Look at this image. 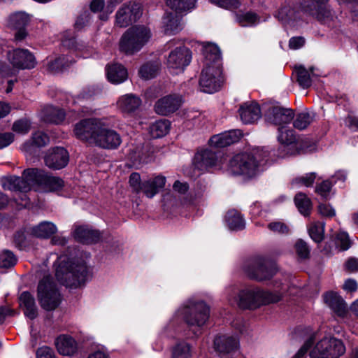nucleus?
<instances>
[{"instance_id":"obj_1","label":"nucleus","mask_w":358,"mask_h":358,"mask_svg":"<svg viewBox=\"0 0 358 358\" xmlns=\"http://www.w3.org/2000/svg\"><path fill=\"white\" fill-rule=\"evenodd\" d=\"M209 315L210 309L206 303L190 299L175 312L161 334L164 337H174L185 322L192 329L193 334L198 336L200 328L206 323Z\"/></svg>"},{"instance_id":"obj_2","label":"nucleus","mask_w":358,"mask_h":358,"mask_svg":"<svg viewBox=\"0 0 358 358\" xmlns=\"http://www.w3.org/2000/svg\"><path fill=\"white\" fill-rule=\"evenodd\" d=\"M73 132L78 139L104 149H116L122 143L119 134L103 119L82 120L75 125Z\"/></svg>"},{"instance_id":"obj_3","label":"nucleus","mask_w":358,"mask_h":358,"mask_svg":"<svg viewBox=\"0 0 358 358\" xmlns=\"http://www.w3.org/2000/svg\"><path fill=\"white\" fill-rule=\"evenodd\" d=\"M345 352V347L341 340L314 332L292 358H340Z\"/></svg>"},{"instance_id":"obj_4","label":"nucleus","mask_w":358,"mask_h":358,"mask_svg":"<svg viewBox=\"0 0 358 358\" xmlns=\"http://www.w3.org/2000/svg\"><path fill=\"white\" fill-rule=\"evenodd\" d=\"M202 52L205 61L199 87L202 92L212 94L220 90L223 80L221 52L217 45L209 43L202 46Z\"/></svg>"},{"instance_id":"obj_5","label":"nucleus","mask_w":358,"mask_h":358,"mask_svg":"<svg viewBox=\"0 0 358 358\" xmlns=\"http://www.w3.org/2000/svg\"><path fill=\"white\" fill-rule=\"evenodd\" d=\"M224 294L230 305H237L242 309H255L262 305L276 303L282 297V293L277 291L268 292L257 287H248L238 292L234 286L227 287Z\"/></svg>"},{"instance_id":"obj_6","label":"nucleus","mask_w":358,"mask_h":358,"mask_svg":"<svg viewBox=\"0 0 358 358\" xmlns=\"http://www.w3.org/2000/svg\"><path fill=\"white\" fill-rule=\"evenodd\" d=\"M268 157V152L259 148L237 154L230 159L227 171L232 175L252 178L262 171V167L267 162Z\"/></svg>"},{"instance_id":"obj_7","label":"nucleus","mask_w":358,"mask_h":358,"mask_svg":"<svg viewBox=\"0 0 358 358\" xmlns=\"http://www.w3.org/2000/svg\"><path fill=\"white\" fill-rule=\"evenodd\" d=\"M55 275L67 287L78 288L92 277V269L83 260L73 262L66 256L57 259Z\"/></svg>"},{"instance_id":"obj_8","label":"nucleus","mask_w":358,"mask_h":358,"mask_svg":"<svg viewBox=\"0 0 358 358\" xmlns=\"http://www.w3.org/2000/svg\"><path fill=\"white\" fill-rule=\"evenodd\" d=\"M152 36L150 29L144 25H136L129 28L122 36L120 49L127 55L139 52Z\"/></svg>"},{"instance_id":"obj_9","label":"nucleus","mask_w":358,"mask_h":358,"mask_svg":"<svg viewBox=\"0 0 358 358\" xmlns=\"http://www.w3.org/2000/svg\"><path fill=\"white\" fill-rule=\"evenodd\" d=\"M37 297L41 306L45 310H55L61 302V295L52 278L45 275L37 289Z\"/></svg>"},{"instance_id":"obj_10","label":"nucleus","mask_w":358,"mask_h":358,"mask_svg":"<svg viewBox=\"0 0 358 358\" xmlns=\"http://www.w3.org/2000/svg\"><path fill=\"white\" fill-rule=\"evenodd\" d=\"M245 271L250 278L263 281L272 278L277 268L273 262L264 258H257L245 267Z\"/></svg>"},{"instance_id":"obj_11","label":"nucleus","mask_w":358,"mask_h":358,"mask_svg":"<svg viewBox=\"0 0 358 358\" xmlns=\"http://www.w3.org/2000/svg\"><path fill=\"white\" fill-rule=\"evenodd\" d=\"M191 60L192 52L189 49L185 46H179L169 52L166 66L171 73L178 74L183 72Z\"/></svg>"},{"instance_id":"obj_12","label":"nucleus","mask_w":358,"mask_h":358,"mask_svg":"<svg viewBox=\"0 0 358 358\" xmlns=\"http://www.w3.org/2000/svg\"><path fill=\"white\" fill-rule=\"evenodd\" d=\"M141 14V6L138 3L129 1L124 3L115 14V24L120 27H127L136 22Z\"/></svg>"},{"instance_id":"obj_13","label":"nucleus","mask_w":358,"mask_h":358,"mask_svg":"<svg viewBox=\"0 0 358 358\" xmlns=\"http://www.w3.org/2000/svg\"><path fill=\"white\" fill-rule=\"evenodd\" d=\"M238 348L239 341L236 336L218 335L214 339V348L222 358H234Z\"/></svg>"},{"instance_id":"obj_14","label":"nucleus","mask_w":358,"mask_h":358,"mask_svg":"<svg viewBox=\"0 0 358 358\" xmlns=\"http://www.w3.org/2000/svg\"><path fill=\"white\" fill-rule=\"evenodd\" d=\"M8 59L17 69H31L36 65L34 55L27 49H14L8 53Z\"/></svg>"},{"instance_id":"obj_15","label":"nucleus","mask_w":358,"mask_h":358,"mask_svg":"<svg viewBox=\"0 0 358 358\" xmlns=\"http://www.w3.org/2000/svg\"><path fill=\"white\" fill-rule=\"evenodd\" d=\"M328 0H304V12L315 17L318 20L326 22L331 19V12L327 5Z\"/></svg>"},{"instance_id":"obj_16","label":"nucleus","mask_w":358,"mask_h":358,"mask_svg":"<svg viewBox=\"0 0 358 358\" xmlns=\"http://www.w3.org/2000/svg\"><path fill=\"white\" fill-rule=\"evenodd\" d=\"M193 163L194 167L201 171H206L212 167H221L216 154L208 149L198 150L194 155Z\"/></svg>"},{"instance_id":"obj_17","label":"nucleus","mask_w":358,"mask_h":358,"mask_svg":"<svg viewBox=\"0 0 358 358\" xmlns=\"http://www.w3.org/2000/svg\"><path fill=\"white\" fill-rule=\"evenodd\" d=\"M45 172L38 169H28L24 171L22 177V185L21 188L24 192H27L31 189L36 190L42 188Z\"/></svg>"},{"instance_id":"obj_18","label":"nucleus","mask_w":358,"mask_h":358,"mask_svg":"<svg viewBox=\"0 0 358 358\" xmlns=\"http://www.w3.org/2000/svg\"><path fill=\"white\" fill-rule=\"evenodd\" d=\"M69 159V156L66 150L57 147L49 150L45 157V163L50 169H61L67 165Z\"/></svg>"},{"instance_id":"obj_19","label":"nucleus","mask_w":358,"mask_h":358,"mask_svg":"<svg viewBox=\"0 0 358 358\" xmlns=\"http://www.w3.org/2000/svg\"><path fill=\"white\" fill-rule=\"evenodd\" d=\"M182 101V97L180 95L171 94L165 96L157 101L155 110L159 115H167L178 110Z\"/></svg>"},{"instance_id":"obj_20","label":"nucleus","mask_w":358,"mask_h":358,"mask_svg":"<svg viewBox=\"0 0 358 358\" xmlns=\"http://www.w3.org/2000/svg\"><path fill=\"white\" fill-rule=\"evenodd\" d=\"M266 120L274 124L282 125L289 123L294 118V113L289 108L273 106L268 110Z\"/></svg>"},{"instance_id":"obj_21","label":"nucleus","mask_w":358,"mask_h":358,"mask_svg":"<svg viewBox=\"0 0 358 358\" xmlns=\"http://www.w3.org/2000/svg\"><path fill=\"white\" fill-rule=\"evenodd\" d=\"M242 136L243 133L239 129L230 130L213 136L209 140V144L215 148H224L238 142Z\"/></svg>"},{"instance_id":"obj_22","label":"nucleus","mask_w":358,"mask_h":358,"mask_svg":"<svg viewBox=\"0 0 358 358\" xmlns=\"http://www.w3.org/2000/svg\"><path fill=\"white\" fill-rule=\"evenodd\" d=\"M72 234L77 241L85 244L96 243L100 238L99 231L87 225L75 224Z\"/></svg>"},{"instance_id":"obj_23","label":"nucleus","mask_w":358,"mask_h":358,"mask_svg":"<svg viewBox=\"0 0 358 358\" xmlns=\"http://www.w3.org/2000/svg\"><path fill=\"white\" fill-rule=\"evenodd\" d=\"M278 140L283 145L284 148L286 149V155H294L299 152L297 150L299 143L296 141L292 129H288L285 127L282 126L278 129Z\"/></svg>"},{"instance_id":"obj_24","label":"nucleus","mask_w":358,"mask_h":358,"mask_svg":"<svg viewBox=\"0 0 358 358\" xmlns=\"http://www.w3.org/2000/svg\"><path fill=\"white\" fill-rule=\"evenodd\" d=\"M239 115L244 124H252L262 116L259 105L255 102H247L241 106Z\"/></svg>"},{"instance_id":"obj_25","label":"nucleus","mask_w":358,"mask_h":358,"mask_svg":"<svg viewBox=\"0 0 358 358\" xmlns=\"http://www.w3.org/2000/svg\"><path fill=\"white\" fill-rule=\"evenodd\" d=\"M324 303L339 317H344L348 313L345 301L334 292H328L323 296Z\"/></svg>"},{"instance_id":"obj_26","label":"nucleus","mask_w":358,"mask_h":358,"mask_svg":"<svg viewBox=\"0 0 358 358\" xmlns=\"http://www.w3.org/2000/svg\"><path fill=\"white\" fill-rule=\"evenodd\" d=\"M275 17L285 27H295L301 18L299 11L289 5L282 6L275 15Z\"/></svg>"},{"instance_id":"obj_27","label":"nucleus","mask_w":358,"mask_h":358,"mask_svg":"<svg viewBox=\"0 0 358 358\" xmlns=\"http://www.w3.org/2000/svg\"><path fill=\"white\" fill-rule=\"evenodd\" d=\"M166 178L162 175L154 176L143 181L142 192L148 197H154L166 184Z\"/></svg>"},{"instance_id":"obj_28","label":"nucleus","mask_w":358,"mask_h":358,"mask_svg":"<svg viewBox=\"0 0 358 358\" xmlns=\"http://www.w3.org/2000/svg\"><path fill=\"white\" fill-rule=\"evenodd\" d=\"M108 80L113 84H120L127 80L128 72L127 69L118 63L108 64L106 67Z\"/></svg>"},{"instance_id":"obj_29","label":"nucleus","mask_w":358,"mask_h":358,"mask_svg":"<svg viewBox=\"0 0 358 358\" xmlns=\"http://www.w3.org/2000/svg\"><path fill=\"white\" fill-rule=\"evenodd\" d=\"M55 345L59 354L64 356L73 355L78 350V343L71 336L63 334L58 336Z\"/></svg>"},{"instance_id":"obj_30","label":"nucleus","mask_w":358,"mask_h":358,"mask_svg":"<svg viewBox=\"0 0 358 358\" xmlns=\"http://www.w3.org/2000/svg\"><path fill=\"white\" fill-rule=\"evenodd\" d=\"M295 71L297 75V82L304 89L310 87L320 76L318 73L315 72L313 67L308 70L303 66H299L296 67Z\"/></svg>"},{"instance_id":"obj_31","label":"nucleus","mask_w":358,"mask_h":358,"mask_svg":"<svg viewBox=\"0 0 358 358\" xmlns=\"http://www.w3.org/2000/svg\"><path fill=\"white\" fill-rule=\"evenodd\" d=\"M141 104V99L133 94H127L119 98L117 101V108L122 113H131L136 110Z\"/></svg>"},{"instance_id":"obj_32","label":"nucleus","mask_w":358,"mask_h":358,"mask_svg":"<svg viewBox=\"0 0 358 358\" xmlns=\"http://www.w3.org/2000/svg\"><path fill=\"white\" fill-rule=\"evenodd\" d=\"M163 24L167 35L176 34L182 29L181 18L176 13H166L163 17Z\"/></svg>"},{"instance_id":"obj_33","label":"nucleus","mask_w":358,"mask_h":358,"mask_svg":"<svg viewBox=\"0 0 358 358\" xmlns=\"http://www.w3.org/2000/svg\"><path fill=\"white\" fill-rule=\"evenodd\" d=\"M20 305L24 310V315L30 318L34 319L37 317L38 311L35 300L28 292H24L20 296Z\"/></svg>"},{"instance_id":"obj_34","label":"nucleus","mask_w":358,"mask_h":358,"mask_svg":"<svg viewBox=\"0 0 358 358\" xmlns=\"http://www.w3.org/2000/svg\"><path fill=\"white\" fill-rule=\"evenodd\" d=\"M41 116L45 122L60 124L64 120L65 113L62 109L48 106L42 110Z\"/></svg>"},{"instance_id":"obj_35","label":"nucleus","mask_w":358,"mask_h":358,"mask_svg":"<svg viewBox=\"0 0 358 358\" xmlns=\"http://www.w3.org/2000/svg\"><path fill=\"white\" fill-rule=\"evenodd\" d=\"M57 231V226L51 222H41L31 229V234L40 238H49Z\"/></svg>"},{"instance_id":"obj_36","label":"nucleus","mask_w":358,"mask_h":358,"mask_svg":"<svg viewBox=\"0 0 358 358\" xmlns=\"http://www.w3.org/2000/svg\"><path fill=\"white\" fill-rule=\"evenodd\" d=\"M192 346L185 341H178L171 348V358H192Z\"/></svg>"},{"instance_id":"obj_37","label":"nucleus","mask_w":358,"mask_h":358,"mask_svg":"<svg viewBox=\"0 0 358 358\" xmlns=\"http://www.w3.org/2000/svg\"><path fill=\"white\" fill-rule=\"evenodd\" d=\"M67 57L62 56L54 58L49 57L47 58L45 65L47 70L51 73H55L63 71L65 68L68 67L69 64H71Z\"/></svg>"},{"instance_id":"obj_38","label":"nucleus","mask_w":358,"mask_h":358,"mask_svg":"<svg viewBox=\"0 0 358 358\" xmlns=\"http://www.w3.org/2000/svg\"><path fill=\"white\" fill-rule=\"evenodd\" d=\"M225 222L231 230H241L245 227V222L241 213L236 210L227 212L225 215Z\"/></svg>"},{"instance_id":"obj_39","label":"nucleus","mask_w":358,"mask_h":358,"mask_svg":"<svg viewBox=\"0 0 358 358\" xmlns=\"http://www.w3.org/2000/svg\"><path fill=\"white\" fill-rule=\"evenodd\" d=\"M170 127L171 123L169 120H160L150 127V134L152 138H162L169 133Z\"/></svg>"},{"instance_id":"obj_40","label":"nucleus","mask_w":358,"mask_h":358,"mask_svg":"<svg viewBox=\"0 0 358 358\" xmlns=\"http://www.w3.org/2000/svg\"><path fill=\"white\" fill-rule=\"evenodd\" d=\"M31 20V16L24 12L12 14L8 21V25L13 29L24 28Z\"/></svg>"},{"instance_id":"obj_41","label":"nucleus","mask_w":358,"mask_h":358,"mask_svg":"<svg viewBox=\"0 0 358 358\" xmlns=\"http://www.w3.org/2000/svg\"><path fill=\"white\" fill-rule=\"evenodd\" d=\"M235 19L241 27H252L259 22V17L252 12H238L235 14Z\"/></svg>"},{"instance_id":"obj_42","label":"nucleus","mask_w":358,"mask_h":358,"mask_svg":"<svg viewBox=\"0 0 358 358\" xmlns=\"http://www.w3.org/2000/svg\"><path fill=\"white\" fill-rule=\"evenodd\" d=\"M1 183L4 189L24 192L22 188H21L22 180L20 177L15 176H3L1 178Z\"/></svg>"},{"instance_id":"obj_43","label":"nucleus","mask_w":358,"mask_h":358,"mask_svg":"<svg viewBox=\"0 0 358 358\" xmlns=\"http://www.w3.org/2000/svg\"><path fill=\"white\" fill-rule=\"evenodd\" d=\"M64 185V181L58 177L52 176L45 173L42 188L50 192L60 190Z\"/></svg>"},{"instance_id":"obj_44","label":"nucleus","mask_w":358,"mask_h":358,"mask_svg":"<svg viewBox=\"0 0 358 358\" xmlns=\"http://www.w3.org/2000/svg\"><path fill=\"white\" fill-rule=\"evenodd\" d=\"M159 70V63L148 62L144 64L139 69V76L144 80H149L155 78Z\"/></svg>"},{"instance_id":"obj_45","label":"nucleus","mask_w":358,"mask_h":358,"mask_svg":"<svg viewBox=\"0 0 358 358\" xmlns=\"http://www.w3.org/2000/svg\"><path fill=\"white\" fill-rule=\"evenodd\" d=\"M310 237L316 243H320L324 236V222H313L308 228Z\"/></svg>"},{"instance_id":"obj_46","label":"nucleus","mask_w":358,"mask_h":358,"mask_svg":"<svg viewBox=\"0 0 358 358\" xmlns=\"http://www.w3.org/2000/svg\"><path fill=\"white\" fill-rule=\"evenodd\" d=\"M294 202L299 211L303 215H308L311 209V201L306 194L299 193L295 196Z\"/></svg>"},{"instance_id":"obj_47","label":"nucleus","mask_w":358,"mask_h":358,"mask_svg":"<svg viewBox=\"0 0 358 358\" xmlns=\"http://www.w3.org/2000/svg\"><path fill=\"white\" fill-rule=\"evenodd\" d=\"M334 242L339 251L347 250L351 245L348 234L344 231H340L336 234Z\"/></svg>"},{"instance_id":"obj_48","label":"nucleus","mask_w":358,"mask_h":358,"mask_svg":"<svg viewBox=\"0 0 358 358\" xmlns=\"http://www.w3.org/2000/svg\"><path fill=\"white\" fill-rule=\"evenodd\" d=\"M312 121V116L308 113L303 112L296 115L293 125L296 129L303 130L307 128Z\"/></svg>"},{"instance_id":"obj_49","label":"nucleus","mask_w":358,"mask_h":358,"mask_svg":"<svg viewBox=\"0 0 358 358\" xmlns=\"http://www.w3.org/2000/svg\"><path fill=\"white\" fill-rule=\"evenodd\" d=\"M16 257L9 250H4L0 253V268H9L15 264Z\"/></svg>"},{"instance_id":"obj_50","label":"nucleus","mask_w":358,"mask_h":358,"mask_svg":"<svg viewBox=\"0 0 358 358\" xmlns=\"http://www.w3.org/2000/svg\"><path fill=\"white\" fill-rule=\"evenodd\" d=\"M316 178V173H306L304 176L297 177L294 178L292 181V185L293 186H306L309 187L311 186L315 180Z\"/></svg>"},{"instance_id":"obj_51","label":"nucleus","mask_w":358,"mask_h":358,"mask_svg":"<svg viewBox=\"0 0 358 358\" xmlns=\"http://www.w3.org/2000/svg\"><path fill=\"white\" fill-rule=\"evenodd\" d=\"M296 252L300 259H307L309 257L310 248L307 243L301 240H298L294 245Z\"/></svg>"},{"instance_id":"obj_52","label":"nucleus","mask_w":358,"mask_h":358,"mask_svg":"<svg viewBox=\"0 0 358 358\" xmlns=\"http://www.w3.org/2000/svg\"><path fill=\"white\" fill-rule=\"evenodd\" d=\"M31 128V123L27 119H20L15 121L13 125V131L20 134H25L29 132Z\"/></svg>"},{"instance_id":"obj_53","label":"nucleus","mask_w":358,"mask_h":358,"mask_svg":"<svg viewBox=\"0 0 358 358\" xmlns=\"http://www.w3.org/2000/svg\"><path fill=\"white\" fill-rule=\"evenodd\" d=\"M129 185L133 188L134 191L139 193L143 190V181L141 180V176L138 173H132L129 176Z\"/></svg>"},{"instance_id":"obj_54","label":"nucleus","mask_w":358,"mask_h":358,"mask_svg":"<svg viewBox=\"0 0 358 358\" xmlns=\"http://www.w3.org/2000/svg\"><path fill=\"white\" fill-rule=\"evenodd\" d=\"M123 0H108L107 5L106 6L105 10L102 14H100L99 18L101 20H107L109 15H110L115 8Z\"/></svg>"},{"instance_id":"obj_55","label":"nucleus","mask_w":358,"mask_h":358,"mask_svg":"<svg viewBox=\"0 0 358 358\" xmlns=\"http://www.w3.org/2000/svg\"><path fill=\"white\" fill-rule=\"evenodd\" d=\"M332 182L329 180H324L321 184L317 186L316 192L324 199H328L331 189Z\"/></svg>"},{"instance_id":"obj_56","label":"nucleus","mask_w":358,"mask_h":358,"mask_svg":"<svg viewBox=\"0 0 358 358\" xmlns=\"http://www.w3.org/2000/svg\"><path fill=\"white\" fill-rule=\"evenodd\" d=\"M32 141L36 146L43 147L49 142V137L42 131H36L33 134Z\"/></svg>"},{"instance_id":"obj_57","label":"nucleus","mask_w":358,"mask_h":358,"mask_svg":"<svg viewBox=\"0 0 358 358\" xmlns=\"http://www.w3.org/2000/svg\"><path fill=\"white\" fill-rule=\"evenodd\" d=\"M210 1L221 8L227 9L236 8L240 5L238 0H210Z\"/></svg>"},{"instance_id":"obj_58","label":"nucleus","mask_w":358,"mask_h":358,"mask_svg":"<svg viewBox=\"0 0 358 358\" xmlns=\"http://www.w3.org/2000/svg\"><path fill=\"white\" fill-rule=\"evenodd\" d=\"M268 228L275 233L282 234H288L289 227L285 223L281 222H273L268 224Z\"/></svg>"},{"instance_id":"obj_59","label":"nucleus","mask_w":358,"mask_h":358,"mask_svg":"<svg viewBox=\"0 0 358 358\" xmlns=\"http://www.w3.org/2000/svg\"><path fill=\"white\" fill-rule=\"evenodd\" d=\"M318 211L324 217H332L336 215L335 210L327 203H320L318 206Z\"/></svg>"},{"instance_id":"obj_60","label":"nucleus","mask_w":358,"mask_h":358,"mask_svg":"<svg viewBox=\"0 0 358 358\" xmlns=\"http://www.w3.org/2000/svg\"><path fill=\"white\" fill-rule=\"evenodd\" d=\"M14 140V135L10 133H0V149L8 146Z\"/></svg>"},{"instance_id":"obj_61","label":"nucleus","mask_w":358,"mask_h":358,"mask_svg":"<svg viewBox=\"0 0 358 358\" xmlns=\"http://www.w3.org/2000/svg\"><path fill=\"white\" fill-rule=\"evenodd\" d=\"M37 358H55L54 352L51 348L47 346L38 349L36 352Z\"/></svg>"},{"instance_id":"obj_62","label":"nucleus","mask_w":358,"mask_h":358,"mask_svg":"<svg viewBox=\"0 0 358 358\" xmlns=\"http://www.w3.org/2000/svg\"><path fill=\"white\" fill-rule=\"evenodd\" d=\"M104 0H92L90 3V9L94 13L101 12L102 14L105 10Z\"/></svg>"},{"instance_id":"obj_63","label":"nucleus","mask_w":358,"mask_h":358,"mask_svg":"<svg viewBox=\"0 0 358 358\" xmlns=\"http://www.w3.org/2000/svg\"><path fill=\"white\" fill-rule=\"evenodd\" d=\"M174 192L180 195H184L187 192L189 186L187 182H181L178 180L176 181L173 185Z\"/></svg>"},{"instance_id":"obj_64","label":"nucleus","mask_w":358,"mask_h":358,"mask_svg":"<svg viewBox=\"0 0 358 358\" xmlns=\"http://www.w3.org/2000/svg\"><path fill=\"white\" fill-rule=\"evenodd\" d=\"M346 270L349 272H357L358 271V259L351 257L348 259L345 264Z\"/></svg>"}]
</instances>
